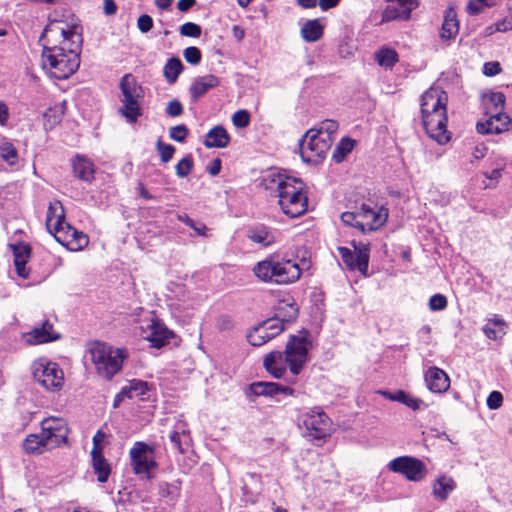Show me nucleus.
<instances>
[{
	"mask_svg": "<svg viewBox=\"0 0 512 512\" xmlns=\"http://www.w3.org/2000/svg\"><path fill=\"white\" fill-rule=\"evenodd\" d=\"M45 32L60 35L62 41L60 45L43 47L42 66L52 77L67 79L80 65L82 37L79 26L54 21L47 26Z\"/></svg>",
	"mask_w": 512,
	"mask_h": 512,
	"instance_id": "obj_1",
	"label": "nucleus"
},
{
	"mask_svg": "<svg viewBox=\"0 0 512 512\" xmlns=\"http://www.w3.org/2000/svg\"><path fill=\"white\" fill-rule=\"evenodd\" d=\"M262 184L272 197L278 199L282 212L288 217L296 218L307 211L308 199L302 181L271 172L263 177Z\"/></svg>",
	"mask_w": 512,
	"mask_h": 512,
	"instance_id": "obj_2",
	"label": "nucleus"
},
{
	"mask_svg": "<svg viewBox=\"0 0 512 512\" xmlns=\"http://www.w3.org/2000/svg\"><path fill=\"white\" fill-rule=\"evenodd\" d=\"M447 93L440 87L432 86L421 96L422 123L427 135L438 144H447L451 133L447 129Z\"/></svg>",
	"mask_w": 512,
	"mask_h": 512,
	"instance_id": "obj_3",
	"label": "nucleus"
},
{
	"mask_svg": "<svg viewBox=\"0 0 512 512\" xmlns=\"http://www.w3.org/2000/svg\"><path fill=\"white\" fill-rule=\"evenodd\" d=\"M311 263L306 258L299 262L280 255H271L258 262L253 272L257 278L264 282L277 284H290L297 281L304 271L309 270Z\"/></svg>",
	"mask_w": 512,
	"mask_h": 512,
	"instance_id": "obj_4",
	"label": "nucleus"
},
{
	"mask_svg": "<svg viewBox=\"0 0 512 512\" xmlns=\"http://www.w3.org/2000/svg\"><path fill=\"white\" fill-rule=\"evenodd\" d=\"M90 352L98 374L107 380L120 372L124 360L129 356L126 348L113 347L102 342L95 343Z\"/></svg>",
	"mask_w": 512,
	"mask_h": 512,
	"instance_id": "obj_5",
	"label": "nucleus"
},
{
	"mask_svg": "<svg viewBox=\"0 0 512 512\" xmlns=\"http://www.w3.org/2000/svg\"><path fill=\"white\" fill-rule=\"evenodd\" d=\"M120 90L122 97L120 99L121 107L118 112L128 123L137 122L142 116L141 103L144 99V91L135 77L131 74H125L120 81Z\"/></svg>",
	"mask_w": 512,
	"mask_h": 512,
	"instance_id": "obj_6",
	"label": "nucleus"
},
{
	"mask_svg": "<svg viewBox=\"0 0 512 512\" xmlns=\"http://www.w3.org/2000/svg\"><path fill=\"white\" fill-rule=\"evenodd\" d=\"M32 376L35 383L47 392H59L65 383L64 372L55 362L38 359L33 362Z\"/></svg>",
	"mask_w": 512,
	"mask_h": 512,
	"instance_id": "obj_7",
	"label": "nucleus"
},
{
	"mask_svg": "<svg viewBox=\"0 0 512 512\" xmlns=\"http://www.w3.org/2000/svg\"><path fill=\"white\" fill-rule=\"evenodd\" d=\"M334 138L321 136L319 132L309 129L299 141L300 155L309 164L320 163L327 155Z\"/></svg>",
	"mask_w": 512,
	"mask_h": 512,
	"instance_id": "obj_8",
	"label": "nucleus"
},
{
	"mask_svg": "<svg viewBox=\"0 0 512 512\" xmlns=\"http://www.w3.org/2000/svg\"><path fill=\"white\" fill-rule=\"evenodd\" d=\"M312 343L307 332L290 336L285 347V360L290 372L296 376L300 374L304 366L309 362V350Z\"/></svg>",
	"mask_w": 512,
	"mask_h": 512,
	"instance_id": "obj_9",
	"label": "nucleus"
},
{
	"mask_svg": "<svg viewBox=\"0 0 512 512\" xmlns=\"http://www.w3.org/2000/svg\"><path fill=\"white\" fill-rule=\"evenodd\" d=\"M388 468L413 482L423 480L427 474L426 465L421 460L410 456H401L391 460L388 463Z\"/></svg>",
	"mask_w": 512,
	"mask_h": 512,
	"instance_id": "obj_10",
	"label": "nucleus"
},
{
	"mask_svg": "<svg viewBox=\"0 0 512 512\" xmlns=\"http://www.w3.org/2000/svg\"><path fill=\"white\" fill-rule=\"evenodd\" d=\"M306 435L312 439L321 440L329 436L330 418L318 408H313L302 415Z\"/></svg>",
	"mask_w": 512,
	"mask_h": 512,
	"instance_id": "obj_11",
	"label": "nucleus"
},
{
	"mask_svg": "<svg viewBox=\"0 0 512 512\" xmlns=\"http://www.w3.org/2000/svg\"><path fill=\"white\" fill-rule=\"evenodd\" d=\"M129 454L133 471L137 475L148 476L150 471L157 465L154 460L153 447L144 442H136L130 449Z\"/></svg>",
	"mask_w": 512,
	"mask_h": 512,
	"instance_id": "obj_12",
	"label": "nucleus"
},
{
	"mask_svg": "<svg viewBox=\"0 0 512 512\" xmlns=\"http://www.w3.org/2000/svg\"><path fill=\"white\" fill-rule=\"evenodd\" d=\"M41 432L48 440V449H53L67 441L69 429L65 419L49 417L42 421Z\"/></svg>",
	"mask_w": 512,
	"mask_h": 512,
	"instance_id": "obj_13",
	"label": "nucleus"
},
{
	"mask_svg": "<svg viewBox=\"0 0 512 512\" xmlns=\"http://www.w3.org/2000/svg\"><path fill=\"white\" fill-rule=\"evenodd\" d=\"M355 252L347 247H338L337 250L342 258V261L350 270H358L363 275H367L369 264V245L360 244L354 245Z\"/></svg>",
	"mask_w": 512,
	"mask_h": 512,
	"instance_id": "obj_14",
	"label": "nucleus"
},
{
	"mask_svg": "<svg viewBox=\"0 0 512 512\" xmlns=\"http://www.w3.org/2000/svg\"><path fill=\"white\" fill-rule=\"evenodd\" d=\"M298 308L296 304H284L278 307L276 317L261 323L271 339L284 330V322H292L297 318Z\"/></svg>",
	"mask_w": 512,
	"mask_h": 512,
	"instance_id": "obj_15",
	"label": "nucleus"
},
{
	"mask_svg": "<svg viewBox=\"0 0 512 512\" xmlns=\"http://www.w3.org/2000/svg\"><path fill=\"white\" fill-rule=\"evenodd\" d=\"M141 336L150 342L152 347L159 349L169 342L173 332L161 321L151 318L146 326H141Z\"/></svg>",
	"mask_w": 512,
	"mask_h": 512,
	"instance_id": "obj_16",
	"label": "nucleus"
},
{
	"mask_svg": "<svg viewBox=\"0 0 512 512\" xmlns=\"http://www.w3.org/2000/svg\"><path fill=\"white\" fill-rule=\"evenodd\" d=\"M417 6L416 0H392L382 14V22L408 20Z\"/></svg>",
	"mask_w": 512,
	"mask_h": 512,
	"instance_id": "obj_17",
	"label": "nucleus"
},
{
	"mask_svg": "<svg viewBox=\"0 0 512 512\" xmlns=\"http://www.w3.org/2000/svg\"><path fill=\"white\" fill-rule=\"evenodd\" d=\"M65 211L60 201L50 202L46 216L47 230L55 237L61 234L66 226Z\"/></svg>",
	"mask_w": 512,
	"mask_h": 512,
	"instance_id": "obj_18",
	"label": "nucleus"
},
{
	"mask_svg": "<svg viewBox=\"0 0 512 512\" xmlns=\"http://www.w3.org/2000/svg\"><path fill=\"white\" fill-rule=\"evenodd\" d=\"M55 239L72 251L83 249L89 242L88 237L83 232L77 231L69 224H66L62 233L57 234Z\"/></svg>",
	"mask_w": 512,
	"mask_h": 512,
	"instance_id": "obj_19",
	"label": "nucleus"
},
{
	"mask_svg": "<svg viewBox=\"0 0 512 512\" xmlns=\"http://www.w3.org/2000/svg\"><path fill=\"white\" fill-rule=\"evenodd\" d=\"M59 335L53 330V325L44 321L40 327H35L32 331L23 334L24 341L29 345L44 344L54 341Z\"/></svg>",
	"mask_w": 512,
	"mask_h": 512,
	"instance_id": "obj_20",
	"label": "nucleus"
},
{
	"mask_svg": "<svg viewBox=\"0 0 512 512\" xmlns=\"http://www.w3.org/2000/svg\"><path fill=\"white\" fill-rule=\"evenodd\" d=\"M488 118L478 122L477 132L480 134H499L508 129L509 117L506 114L485 113Z\"/></svg>",
	"mask_w": 512,
	"mask_h": 512,
	"instance_id": "obj_21",
	"label": "nucleus"
},
{
	"mask_svg": "<svg viewBox=\"0 0 512 512\" xmlns=\"http://www.w3.org/2000/svg\"><path fill=\"white\" fill-rule=\"evenodd\" d=\"M427 388L433 393H443L450 387L448 375L440 368L431 367L425 373Z\"/></svg>",
	"mask_w": 512,
	"mask_h": 512,
	"instance_id": "obj_22",
	"label": "nucleus"
},
{
	"mask_svg": "<svg viewBox=\"0 0 512 512\" xmlns=\"http://www.w3.org/2000/svg\"><path fill=\"white\" fill-rule=\"evenodd\" d=\"M364 207L368 232L380 229L388 219V209L377 205L371 207L368 204H364Z\"/></svg>",
	"mask_w": 512,
	"mask_h": 512,
	"instance_id": "obj_23",
	"label": "nucleus"
},
{
	"mask_svg": "<svg viewBox=\"0 0 512 512\" xmlns=\"http://www.w3.org/2000/svg\"><path fill=\"white\" fill-rule=\"evenodd\" d=\"M287 366L284 352L272 351L264 358V367L274 378H281Z\"/></svg>",
	"mask_w": 512,
	"mask_h": 512,
	"instance_id": "obj_24",
	"label": "nucleus"
},
{
	"mask_svg": "<svg viewBox=\"0 0 512 512\" xmlns=\"http://www.w3.org/2000/svg\"><path fill=\"white\" fill-rule=\"evenodd\" d=\"M459 32V22L453 8H448L444 14V21L440 30V38L446 44H450Z\"/></svg>",
	"mask_w": 512,
	"mask_h": 512,
	"instance_id": "obj_25",
	"label": "nucleus"
},
{
	"mask_svg": "<svg viewBox=\"0 0 512 512\" xmlns=\"http://www.w3.org/2000/svg\"><path fill=\"white\" fill-rule=\"evenodd\" d=\"M250 391L256 396H273L278 393L293 395L294 390L274 382H254L250 385Z\"/></svg>",
	"mask_w": 512,
	"mask_h": 512,
	"instance_id": "obj_26",
	"label": "nucleus"
},
{
	"mask_svg": "<svg viewBox=\"0 0 512 512\" xmlns=\"http://www.w3.org/2000/svg\"><path fill=\"white\" fill-rule=\"evenodd\" d=\"M219 79L214 75H205L196 78L190 86V94L193 101H197L210 89L218 86Z\"/></svg>",
	"mask_w": 512,
	"mask_h": 512,
	"instance_id": "obj_27",
	"label": "nucleus"
},
{
	"mask_svg": "<svg viewBox=\"0 0 512 512\" xmlns=\"http://www.w3.org/2000/svg\"><path fill=\"white\" fill-rule=\"evenodd\" d=\"M247 237L254 243L267 247L276 242V234L273 230L264 225H257L249 228Z\"/></svg>",
	"mask_w": 512,
	"mask_h": 512,
	"instance_id": "obj_28",
	"label": "nucleus"
},
{
	"mask_svg": "<svg viewBox=\"0 0 512 512\" xmlns=\"http://www.w3.org/2000/svg\"><path fill=\"white\" fill-rule=\"evenodd\" d=\"M73 172L82 181L90 183L94 180V164L84 156L76 155L73 160Z\"/></svg>",
	"mask_w": 512,
	"mask_h": 512,
	"instance_id": "obj_29",
	"label": "nucleus"
},
{
	"mask_svg": "<svg viewBox=\"0 0 512 512\" xmlns=\"http://www.w3.org/2000/svg\"><path fill=\"white\" fill-rule=\"evenodd\" d=\"M455 488L456 483L452 477L441 475L433 482L432 494L436 499L444 501L455 490Z\"/></svg>",
	"mask_w": 512,
	"mask_h": 512,
	"instance_id": "obj_30",
	"label": "nucleus"
},
{
	"mask_svg": "<svg viewBox=\"0 0 512 512\" xmlns=\"http://www.w3.org/2000/svg\"><path fill=\"white\" fill-rule=\"evenodd\" d=\"M365 207L364 204L360 208H358L356 211H347L341 214V221L347 225L352 226L358 230H360L362 233L368 232L367 225L368 222H366L365 219Z\"/></svg>",
	"mask_w": 512,
	"mask_h": 512,
	"instance_id": "obj_31",
	"label": "nucleus"
},
{
	"mask_svg": "<svg viewBox=\"0 0 512 512\" xmlns=\"http://www.w3.org/2000/svg\"><path fill=\"white\" fill-rule=\"evenodd\" d=\"M230 142L226 129L222 126H215L206 134L204 145L207 148H225Z\"/></svg>",
	"mask_w": 512,
	"mask_h": 512,
	"instance_id": "obj_32",
	"label": "nucleus"
},
{
	"mask_svg": "<svg viewBox=\"0 0 512 512\" xmlns=\"http://www.w3.org/2000/svg\"><path fill=\"white\" fill-rule=\"evenodd\" d=\"M91 458L92 467L94 473L97 475L98 481L101 483L107 482L111 473V467L108 461L104 458L103 453L101 451L92 450Z\"/></svg>",
	"mask_w": 512,
	"mask_h": 512,
	"instance_id": "obj_33",
	"label": "nucleus"
},
{
	"mask_svg": "<svg viewBox=\"0 0 512 512\" xmlns=\"http://www.w3.org/2000/svg\"><path fill=\"white\" fill-rule=\"evenodd\" d=\"M30 257V248L27 245H20L14 248V265L17 274L26 279L29 277V269L26 267Z\"/></svg>",
	"mask_w": 512,
	"mask_h": 512,
	"instance_id": "obj_34",
	"label": "nucleus"
},
{
	"mask_svg": "<svg viewBox=\"0 0 512 512\" xmlns=\"http://www.w3.org/2000/svg\"><path fill=\"white\" fill-rule=\"evenodd\" d=\"M506 326L503 319L495 317L487 321L483 327V332L491 340L502 339L506 334Z\"/></svg>",
	"mask_w": 512,
	"mask_h": 512,
	"instance_id": "obj_35",
	"label": "nucleus"
},
{
	"mask_svg": "<svg viewBox=\"0 0 512 512\" xmlns=\"http://www.w3.org/2000/svg\"><path fill=\"white\" fill-rule=\"evenodd\" d=\"M505 95L502 92H491L484 97L485 113L505 114Z\"/></svg>",
	"mask_w": 512,
	"mask_h": 512,
	"instance_id": "obj_36",
	"label": "nucleus"
},
{
	"mask_svg": "<svg viewBox=\"0 0 512 512\" xmlns=\"http://www.w3.org/2000/svg\"><path fill=\"white\" fill-rule=\"evenodd\" d=\"M323 35V27L318 19L308 20L301 28V36L306 42H316Z\"/></svg>",
	"mask_w": 512,
	"mask_h": 512,
	"instance_id": "obj_37",
	"label": "nucleus"
},
{
	"mask_svg": "<svg viewBox=\"0 0 512 512\" xmlns=\"http://www.w3.org/2000/svg\"><path fill=\"white\" fill-rule=\"evenodd\" d=\"M24 449L28 453H42L44 450L48 449V440L45 439V436L42 432L39 434H31L24 441Z\"/></svg>",
	"mask_w": 512,
	"mask_h": 512,
	"instance_id": "obj_38",
	"label": "nucleus"
},
{
	"mask_svg": "<svg viewBox=\"0 0 512 512\" xmlns=\"http://www.w3.org/2000/svg\"><path fill=\"white\" fill-rule=\"evenodd\" d=\"M187 437L188 436L186 434V424L182 421H179L175 425V429L169 434V439L172 444V447L179 453L184 452L182 448V441Z\"/></svg>",
	"mask_w": 512,
	"mask_h": 512,
	"instance_id": "obj_39",
	"label": "nucleus"
},
{
	"mask_svg": "<svg viewBox=\"0 0 512 512\" xmlns=\"http://www.w3.org/2000/svg\"><path fill=\"white\" fill-rule=\"evenodd\" d=\"M182 71L183 65L178 58L169 59L164 66V76L169 83H174Z\"/></svg>",
	"mask_w": 512,
	"mask_h": 512,
	"instance_id": "obj_40",
	"label": "nucleus"
},
{
	"mask_svg": "<svg viewBox=\"0 0 512 512\" xmlns=\"http://www.w3.org/2000/svg\"><path fill=\"white\" fill-rule=\"evenodd\" d=\"M355 141L350 138H343L332 154V159L336 163L342 162L345 157L353 150Z\"/></svg>",
	"mask_w": 512,
	"mask_h": 512,
	"instance_id": "obj_41",
	"label": "nucleus"
},
{
	"mask_svg": "<svg viewBox=\"0 0 512 512\" xmlns=\"http://www.w3.org/2000/svg\"><path fill=\"white\" fill-rule=\"evenodd\" d=\"M0 156L11 166L16 164L18 160V153L16 148L11 142L5 139L0 141Z\"/></svg>",
	"mask_w": 512,
	"mask_h": 512,
	"instance_id": "obj_42",
	"label": "nucleus"
},
{
	"mask_svg": "<svg viewBox=\"0 0 512 512\" xmlns=\"http://www.w3.org/2000/svg\"><path fill=\"white\" fill-rule=\"evenodd\" d=\"M248 342L253 346H261L268 342L271 338L268 335V332L265 331V328L262 324L254 327L253 330L247 335Z\"/></svg>",
	"mask_w": 512,
	"mask_h": 512,
	"instance_id": "obj_43",
	"label": "nucleus"
},
{
	"mask_svg": "<svg viewBox=\"0 0 512 512\" xmlns=\"http://www.w3.org/2000/svg\"><path fill=\"white\" fill-rule=\"evenodd\" d=\"M127 392V398L134 397H142L148 390V385L146 382L141 380H132L130 381L127 387H124Z\"/></svg>",
	"mask_w": 512,
	"mask_h": 512,
	"instance_id": "obj_44",
	"label": "nucleus"
},
{
	"mask_svg": "<svg viewBox=\"0 0 512 512\" xmlns=\"http://www.w3.org/2000/svg\"><path fill=\"white\" fill-rule=\"evenodd\" d=\"M380 66L392 67L397 62V53L394 50L383 48L376 54Z\"/></svg>",
	"mask_w": 512,
	"mask_h": 512,
	"instance_id": "obj_45",
	"label": "nucleus"
},
{
	"mask_svg": "<svg viewBox=\"0 0 512 512\" xmlns=\"http://www.w3.org/2000/svg\"><path fill=\"white\" fill-rule=\"evenodd\" d=\"M312 129L319 132L321 136L326 135L328 138H333V135L338 130V123L335 120L326 119L318 127Z\"/></svg>",
	"mask_w": 512,
	"mask_h": 512,
	"instance_id": "obj_46",
	"label": "nucleus"
},
{
	"mask_svg": "<svg viewBox=\"0 0 512 512\" xmlns=\"http://www.w3.org/2000/svg\"><path fill=\"white\" fill-rule=\"evenodd\" d=\"M193 167V158L191 155H187L182 158L176 165V175L180 178L187 177Z\"/></svg>",
	"mask_w": 512,
	"mask_h": 512,
	"instance_id": "obj_47",
	"label": "nucleus"
},
{
	"mask_svg": "<svg viewBox=\"0 0 512 512\" xmlns=\"http://www.w3.org/2000/svg\"><path fill=\"white\" fill-rule=\"evenodd\" d=\"M447 304V298L443 294L437 293L430 297L428 306L431 311H442Z\"/></svg>",
	"mask_w": 512,
	"mask_h": 512,
	"instance_id": "obj_48",
	"label": "nucleus"
},
{
	"mask_svg": "<svg viewBox=\"0 0 512 512\" xmlns=\"http://www.w3.org/2000/svg\"><path fill=\"white\" fill-rule=\"evenodd\" d=\"M156 147L160 154V158H161L162 162L167 163L172 159V157L175 153L174 146H172L170 144H165L159 140L156 144Z\"/></svg>",
	"mask_w": 512,
	"mask_h": 512,
	"instance_id": "obj_49",
	"label": "nucleus"
},
{
	"mask_svg": "<svg viewBox=\"0 0 512 512\" xmlns=\"http://www.w3.org/2000/svg\"><path fill=\"white\" fill-rule=\"evenodd\" d=\"M183 56L184 59L192 65L199 64L202 58L201 51L195 46L186 48L183 52Z\"/></svg>",
	"mask_w": 512,
	"mask_h": 512,
	"instance_id": "obj_50",
	"label": "nucleus"
},
{
	"mask_svg": "<svg viewBox=\"0 0 512 512\" xmlns=\"http://www.w3.org/2000/svg\"><path fill=\"white\" fill-rule=\"evenodd\" d=\"M178 220L191 227L198 235H206L207 227L204 224L196 225L187 214H179Z\"/></svg>",
	"mask_w": 512,
	"mask_h": 512,
	"instance_id": "obj_51",
	"label": "nucleus"
},
{
	"mask_svg": "<svg viewBox=\"0 0 512 512\" xmlns=\"http://www.w3.org/2000/svg\"><path fill=\"white\" fill-rule=\"evenodd\" d=\"M180 33L186 37L198 38L201 35V27L195 23L187 22L180 27Z\"/></svg>",
	"mask_w": 512,
	"mask_h": 512,
	"instance_id": "obj_52",
	"label": "nucleus"
},
{
	"mask_svg": "<svg viewBox=\"0 0 512 512\" xmlns=\"http://www.w3.org/2000/svg\"><path fill=\"white\" fill-rule=\"evenodd\" d=\"M187 135L188 129L183 124L173 126L169 130V136L177 142H184Z\"/></svg>",
	"mask_w": 512,
	"mask_h": 512,
	"instance_id": "obj_53",
	"label": "nucleus"
},
{
	"mask_svg": "<svg viewBox=\"0 0 512 512\" xmlns=\"http://www.w3.org/2000/svg\"><path fill=\"white\" fill-rule=\"evenodd\" d=\"M233 124L238 128H244L250 123V115L246 110H238L233 114Z\"/></svg>",
	"mask_w": 512,
	"mask_h": 512,
	"instance_id": "obj_54",
	"label": "nucleus"
},
{
	"mask_svg": "<svg viewBox=\"0 0 512 512\" xmlns=\"http://www.w3.org/2000/svg\"><path fill=\"white\" fill-rule=\"evenodd\" d=\"M403 404L406 405L407 407L411 408L414 411L422 410L427 407V405L424 403L423 400H421L420 398L414 397L408 393H406V395H405V400H404Z\"/></svg>",
	"mask_w": 512,
	"mask_h": 512,
	"instance_id": "obj_55",
	"label": "nucleus"
},
{
	"mask_svg": "<svg viewBox=\"0 0 512 512\" xmlns=\"http://www.w3.org/2000/svg\"><path fill=\"white\" fill-rule=\"evenodd\" d=\"M487 406L491 410L499 409L503 403V396L499 391H492L487 397Z\"/></svg>",
	"mask_w": 512,
	"mask_h": 512,
	"instance_id": "obj_56",
	"label": "nucleus"
},
{
	"mask_svg": "<svg viewBox=\"0 0 512 512\" xmlns=\"http://www.w3.org/2000/svg\"><path fill=\"white\" fill-rule=\"evenodd\" d=\"M137 27L142 33H147L153 27V19L147 14L141 15L137 20Z\"/></svg>",
	"mask_w": 512,
	"mask_h": 512,
	"instance_id": "obj_57",
	"label": "nucleus"
},
{
	"mask_svg": "<svg viewBox=\"0 0 512 512\" xmlns=\"http://www.w3.org/2000/svg\"><path fill=\"white\" fill-rule=\"evenodd\" d=\"M166 113L171 117L180 116L183 113V106L178 100H171L167 104Z\"/></svg>",
	"mask_w": 512,
	"mask_h": 512,
	"instance_id": "obj_58",
	"label": "nucleus"
},
{
	"mask_svg": "<svg viewBox=\"0 0 512 512\" xmlns=\"http://www.w3.org/2000/svg\"><path fill=\"white\" fill-rule=\"evenodd\" d=\"M500 64L498 62H487L484 64L483 73L486 76H495L500 72Z\"/></svg>",
	"mask_w": 512,
	"mask_h": 512,
	"instance_id": "obj_59",
	"label": "nucleus"
},
{
	"mask_svg": "<svg viewBox=\"0 0 512 512\" xmlns=\"http://www.w3.org/2000/svg\"><path fill=\"white\" fill-rule=\"evenodd\" d=\"M382 395L391 400V401H396V402H400L403 404L404 400H405V395H406V392L402 391V390H398L394 393H391V392H387V391H383L381 392Z\"/></svg>",
	"mask_w": 512,
	"mask_h": 512,
	"instance_id": "obj_60",
	"label": "nucleus"
},
{
	"mask_svg": "<svg viewBox=\"0 0 512 512\" xmlns=\"http://www.w3.org/2000/svg\"><path fill=\"white\" fill-rule=\"evenodd\" d=\"M483 7H486L482 1L470 0L467 5V12L471 15H476L481 12Z\"/></svg>",
	"mask_w": 512,
	"mask_h": 512,
	"instance_id": "obj_61",
	"label": "nucleus"
},
{
	"mask_svg": "<svg viewBox=\"0 0 512 512\" xmlns=\"http://www.w3.org/2000/svg\"><path fill=\"white\" fill-rule=\"evenodd\" d=\"M106 434L102 430H98L96 434L93 436V448L92 450H97L102 452V442L105 440Z\"/></svg>",
	"mask_w": 512,
	"mask_h": 512,
	"instance_id": "obj_62",
	"label": "nucleus"
},
{
	"mask_svg": "<svg viewBox=\"0 0 512 512\" xmlns=\"http://www.w3.org/2000/svg\"><path fill=\"white\" fill-rule=\"evenodd\" d=\"M219 330H230L233 327V321L229 316H221L217 321Z\"/></svg>",
	"mask_w": 512,
	"mask_h": 512,
	"instance_id": "obj_63",
	"label": "nucleus"
},
{
	"mask_svg": "<svg viewBox=\"0 0 512 512\" xmlns=\"http://www.w3.org/2000/svg\"><path fill=\"white\" fill-rule=\"evenodd\" d=\"M221 170V160L219 158H215L207 167V171L210 175L216 176L220 173Z\"/></svg>",
	"mask_w": 512,
	"mask_h": 512,
	"instance_id": "obj_64",
	"label": "nucleus"
}]
</instances>
